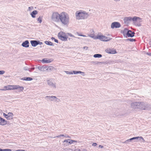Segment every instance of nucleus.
<instances>
[{
	"label": "nucleus",
	"mask_w": 151,
	"mask_h": 151,
	"mask_svg": "<svg viewBox=\"0 0 151 151\" xmlns=\"http://www.w3.org/2000/svg\"><path fill=\"white\" fill-rule=\"evenodd\" d=\"M67 34L68 35L70 36L71 37H75L72 35L70 33H67Z\"/></svg>",
	"instance_id": "ea45409f"
},
{
	"label": "nucleus",
	"mask_w": 151,
	"mask_h": 151,
	"mask_svg": "<svg viewBox=\"0 0 151 151\" xmlns=\"http://www.w3.org/2000/svg\"><path fill=\"white\" fill-rule=\"evenodd\" d=\"M30 43L32 46L35 47L38 45H41L42 42H40L39 41L33 40L30 41Z\"/></svg>",
	"instance_id": "9b49d317"
},
{
	"label": "nucleus",
	"mask_w": 151,
	"mask_h": 151,
	"mask_svg": "<svg viewBox=\"0 0 151 151\" xmlns=\"http://www.w3.org/2000/svg\"><path fill=\"white\" fill-rule=\"evenodd\" d=\"M55 38H54V37H52V38H51V39H52V40H55Z\"/></svg>",
	"instance_id": "5fc2aeb1"
},
{
	"label": "nucleus",
	"mask_w": 151,
	"mask_h": 151,
	"mask_svg": "<svg viewBox=\"0 0 151 151\" xmlns=\"http://www.w3.org/2000/svg\"><path fill=\"white\" fill-rule=\"evenodd\" d=\"M102 55H101L99 54H96L93 55V57L95 58H100L101 57Z\"/></svg>",
	"instance_id": "7c9ffc66"
},
{
	"label": "nucleus",
	"mask_w": 151,
	"mask_h": 151,
	"mask_svg": "<svg viewBox=\"0 0 151 151\" xmlns=\"http://www.w3.org/2000/svg\"><path fill=\"white\" fill-rule=\"evenodd\" d=\"M65 135H64L63 134H60V135H59L57 136L56 137H65Z\"/></svg>",
	"instance_id": "37998d69"
},
{
	"label": "nucleus",
	"mask_w": 151,
	"mask_h": 151,
	"mask_svg": "<svg viewBox=\"0 0 151 151\" xmlns=\"http://www.w3.org/2000/svg\"><path fill=\"white\" fill-rule=\"evenodd\" d=\"M54 101H55L59 102L60 101V99L58 98L55 96H54Z\"/></svg>",
	"instance_id": "e433bc0d"
},
{
	"label": "nucleus",
	"mask_w": 151,
	"mask_h": 151,
	"mask_svg": "<svg viewBox=\"0 0 151 151\" xmlns=\"http://www.w3.org/2000/svg\"><path fill=\"white\" fill-rule=\"evenodd\" d=\"M47 85L51 88L54 89L56 88V83L53 82V79L51 78L47 80Z\"/></svg>",
	"instance_id": "39448f33"
},
{
	"label": "nucleus",
	"mask_w": 151,
	"mask_h": 151,
	"mask_svg": "<svg viewBox=\"0 0 151 151\" xmlns=\"http://www.w3.org/2000/svg\"><path fill=\"white\" fill-rule=\"evenodd\" d=\"M141 139H142L143 141H145V140L143 138V137H134L129 139H127L126 140L125 142H123L124 143L126 144H128L129 142H131L133 141V142H136V140H140Z\"/></svg>",
	"instance_id": "20e7f679"
},
{
	"label": "nucleus",
	"mask_w": 151,
	"mask_h": 151,
	"mask_svg": "<svg viewBox=\"0 0 151 151\" xmlns=\"http://www.w3.org/2000/svg\"><path fill=\"white\" fill-rule=\"evenodd\" d=\"M63 145L65 146H67L68 145H69V144H68V143H66V142H63Z\"/></svg>",
	"instance_id": "c03bdc74"
},
{
	"label": "nucleus",
	"mask_w": 151,
	"mask_h": 151,
	"mask_svg": "<svg viewBox=\"0 0 151 151\" xmlns=\"http://www.w3.org/2000/svg\"><path fill=\"white\" fill-rule=\"evenodd\" d=\"M139 104V102H135L132 103L131 104V107L134 109L138 108V104Z\"/></svg>",
	"instance_id": "aec40b11"
},
{
	"label": "nucleus",
	"mask_w": 151,
	"mask_h": 151,
	"mask_svg": "<svg viewBox=\"0 0 151 151\" xmlns=\"http://www.w3.org/2000/svg\"><path fill=\"white\" fill-rule=\"evenodd\" d=\"M54 68V67L52 66H49L48 67L47 69L48 70L51 71Z\"/></svg>",
	"instance_id": "72a5a7b5"
},
{
	"label": "nucleus",
	"mask_w": 151,
	"mask_h": 151,
	"mask_svg": "<svg viewBox=\"0 0 151 151\" xmlns=\"http://www.w3.org/2000/svg\"><path fill=\"white\" fill-rule=\"evenodd\" d=\"M142 19L139 17H134L133 18H132V20L134 22L135 24L138 26H141V24L139 23L141 22L140 21Z\"/></svg>",
	"instance_id": "6e6552de"
},
{
	"label": "nucleus",
	"mask_w": 151,
	"mask_h": 151,
	"mask_svg": "<svg viewBox=\"0 0 151 151\" xmlns=\"http://www.w3.org/2000/svg\"><path fill=\"white\" fill-rule=\"evenodd\" d=\"M42 62L44 63H47L51 62V61L50 60H47L46 59L44 58L42 59Z\"/></svg>",
	"instance_id": "bb28decb"
},
{
	"label": "nucleus",
	"mask_w": 151,
	"mask_h": 151,
	"mask_svg": "<svg viewBox=\"0 0 151 151\" xmlns=\"http://www.w3.org/2000/svg\"><path fill=\"white\" fill-rule=\"evenodd\" d=\"M146 54L147 55H148L149 56H151V53H149L147 52L146 53Z\"/></svg>",
	"instance_id": "09e8293b"
},
{
	"label": "nucleus",
	"mask_w": 151,
	"mask_h": 151,
	"mask_svg": "<svg viewBox=\"0 0 151 151\" xmlns=\"http://www.w3.org/2000/svg\"><path fill=\"white\" fill-rule=\"evenodd\" d=\"M14 85H9L6 86H5L4 87V90H11L14 89Z\"/></svg>",
	"instance_id": "dca6fc26"
},
{
	"label": "nucleus",
	"mask_w": 151,
	"mask_h": 151,
	"mask_svg": "<svg viewBox=\"0 0 151 151\" xmlns=\"http://www.w3.org/2000/svg\"><path fill=\"white\" fill-rule=\"evenodd\" d=\"M45 43L48 45L50 46H53L52 43L50 41H46L45 42Z\"/></svg>",
	"instance_id": "c85d7f7f"
},
{
	"label": "nucleus",
	"mask_w": 151,
	"mask_h": 151,
	"mask_svg": "<svg viewBox=\"0 0 151 151\" xmlns=\"http://www.w3.org/2000/svg\"><path fill=\"white\" fill-rule=\"evenodd\" d=\"M3 116L6 118L7 117V116H8V114H5V113H3Z\"/></svg>",
	"instance_id": "a18cd8bd"
},
{
	"label": "nucleus",
	"mask_w": 151,
	"mask_h": 151,
	"mask_svg": "<svg viewBox=\"0 0 151 151\" xmlns=\"http://www.w3.org/2000/svg\"><path fill=\"white\" fill-rule=\"evenodd\" d=\"M69 17L68 15L66 13L62 12L60 14V21L64 25L68 24Z\"/></svg>",
	"instance_id": "f257e3e1"
},
{
	"label": "nucleus",
	"mask_w": 151,
	"mask_h": 151,
	"mask_svg": "<svg viewBox=\"0 0 151 151\" xmlns=\"http://www.w3.org/2000/svg\"><path fill=\"white\" fill-rule=\"evenodd\" d=\"M33 9V7L32 6H30L28 7V11H31Z\"/></svg>",
	"instance_id": "58836bf2"
},
{
	"label": "nucleus",
	"mask_w": 151,
	"mask_h": 151,
	"mask_svg": "<svg viewBox=\"0 0 151 151\" xmlns=\"http://www.w3.org/2000/svg\"><path fill=\"white\" fill-rule=\"evenodd\" d=\"M65 137L66 138H70V137L69 136L65 135Z\"/></svg>",
	"instance_id": "864d4df0"
},
{
	"label": "nucleus",
	"mask_w": 151,
	"mask_h": 151,
	"mask_svg": "<svg viewBox=\"0 0 151 151\" xmlns=\"http://www.w3.org/2000/svg\"><path fill=\"white\" fill-rule=\"evenodd\" d=\"M78 35L79 36H83V37H86V36L85 35Z\"/></svg>",
	"instance_id": "603ef678"
},
{
	"label": "nucleus",
	"mask_w": 151,
	"mask_h": 151,
	"mask_svg": "<svg viewBox=\"0 0 151 151\" xmlns=\"http://www.w3.org/2000/svg\"><path fill=\"white\" fill-rule=\"evenodd\" d=\"M97 39H99L101 41L107 42L109 41L111 39L109 37H106L104 35H98L97 36Z\"/></svg>",
	"instance_id": "0eeeda50"
},
{
	"label": "nucleus",
	"mask_w": 151,
	"mask_h": 151,
	"mask_svg": "<svg viewBox=\"0 0 151 151\" xmlns=\"http://www.w3.org/2000/svg\"><path fill=\"white\" fill-rule=\"evenodd\" d=\"M126 40L129 41L131 42L136 41V40L135 39H132V38H128V39H127Z\"/></svg>",
	"instance_id": "c9c22d12"
},
{
	"label": "nucleus",
	"mask_w": 151,
	"mask_h": 151,
	"mask_svg": "<svg viewBox=\"0 0 151 151\" xmlns=\"http://www.w3.org/2000/svg\"><path fill=\"white\" fill-rule=\"evenodd\" d=\"M132 20V18L130 17H126L124 18V20L125 24H127Z\"/></svg>",
	"instance_id": "2eb2a0df"
},
{
	"label": "nucleus",
	"mask_w": 151,
	"mask_h": 151,
	"mask_svg": "<svg viewBox=\"0 0 151 151\" xmlns=\"http://www.w3.org/2000/svg\"><path fill=\"white\" fill-rule=\"evenodd\" d=\"M91 63L94 65H98L99 64H104V62H100L98 61H92L91 62Z\"/></svg>",
	"instance_id": "a878e982"
},
{
	"label": "nucleus",
	"mask_w": 151,
	"mask_h": 151,
	"mask_svg": "<svg viewBox=\"0 0 151 151\" xmlns=\"http://www.w3.org/2000/svg\"><path fill=\"white\" fill-rule=\"evenodd\" d=\"M64 150L65 151H73V150L69 147L66 148Z\"/></svg>",
	"instance_id": "f704fd0d"
},
{
	"label": "nucleus",
	"mask_w": 151,
	"mask_h": 151,
	"mask_svg": "<svg viewBox=\"0 0 151 151\" xmlns=\"http://www.w3.org/2000/svg\"><path fill=\"white\" fill-rule=\"evenodd\" d=\"M32 78L30 77H24L22 78V80L24 81H30L32 80Z\"/></svg>",
	"instance_id": "cd10ccee"
},
{
	"label": "nucleus",
	"mask_w": 151,
	"mask_h": 151,
	"mask_svg": "<svg viewBox=\"0 0 151 151\" xmlns=\"http://www.w3.org/2000/svg\"><path fill=\"white\" fill-rule=\"evenodd\" d=\"M54 41L55 42H56V43H58V40L55 39Z\"/></svg>",
	"instance_id": "3c124183"
},
{
	"label": "nucleus",
	"mask_w": 151,
	"mask_h": 151,
	"mask_svg": "<svg viewBox=\"0 0 151 151\" xmlns=\"http://www.w3.org/2000/svg\"><path fill=\"white\" fill-rule=\"evenodd\" d=\"M0 90H4V89H0Z\"/></svg>",
	"instance_id": "13d9d810"
},
{
	"label": "nucleus",
	"mask_w": 151,
	"mask_h": 151,
	"mask_svg": "<svg viewBox=\"0 0 151 151\" xmlns=\"http://www.w3.org/2000/svg\"><path fill=\"white\" fill-rule=\"evenodd\" d=\"M105 52L109 54H114L116 53V50H113L109 48H107L105 50Z\"/></svg>",
	"instance_id": "ddd939ff"
},
{
	"label": "nucleus",
	"mask_w": 151,
	"mask_h": 151,
	"mask_svg": "<svg viewBox=\"0 0 151 151\" xmlns=\"http://www.w3.org/2000/svg\"><path fill=\"white\" fill-rule=\"evenodd\" d=\"M7 124V121L5 119L0 117V125L4 126Z\"/></svg>",
	"instance_id": "f3484780"
},
{
	"label": "nucleus",
	"mask_w": 151,
	"mask_h": 151,
	"mask_svg": "<svg viewBox=\"0 0 151 151\" xmlns=\"http://www.w3.org/2000/svg\"><path fill=\"white\" fill-rule=\"evenodd\" d=\"M38 69L42 71H44L45 69V68L44 67V66H38Z\"/></svg>",
	"instance_id": "2f4dec72"
},
{
	"label": "nucleus",
	"mask_w": 151,
	"mask_h": 151,
	"mask_svg": "<svg viewBox=\"0 0 151 151\" xmlns=\"http://www.w3.org/2000/svg\"><path fill=\"white\" fill-rule=\"evenodd\" d=\"M5 73L4 70H0V75L3 74Z\"/></svg>",
	"instance_id": "79ce46f5"
},
{
	"label": "nucleus",
	"mask_w": 151,
	"mask_h": 151,
	"mask_svg": "<svg viewBox=\"0 0 151 151\" xmlns=\"http://www.w3.org/2000/svg\"><path fill=\"white\" fill-rule=\"evenodd\" d=\"M42 17L41 16H40L39 17L37 18V20L39 23H41L42 22Z\"/></svg>",
	"instance_id": "473e14b6"
},
{
	"label": "nucleus",
	"mask_w": 151,
	"mask_h": 151,
	"mask_svg": "<svg viewBox=\"0 0 151 151\" xmlns=\"http://www.w3.org/2000/svg\"><path fill=\"white\" fill-rule=\"evenodd\" d=\"M38 13L37 11L36 10H34L33 11L32 13L30 14V15H31L32 17L33 18H35V15L37 14Z\"/></svg>",
	"instance_id": "5701e85b"
},
{
	"label": "nucleus",
	"mask_w": 151,
	"mask_h": 151,
	"mask_svg": "<svg viewBox=\"0 0 151 151\" xmlns=\"http://www.w3.org/2000/svg\"><path fill=\"white\" fill-rule=\"evenodd\" d=\"M13 116V114L11 112H9L7 116L6 119L8 120H11L12 119Z\"/></svg>",
	"instance_id": "4be33fe9"
},
{
	"label": "nucleus",
	"mask_w": 151,
	"mask_h": 151,
	"mask_svg": "<svg viewBox=\"0 0 151 151\" xmlns=\"http://www.w3.org/2000/svg\"><path fill=\"white\" fill-rule=\"evenodd\" d=\"M138 104V108L141 110H145L149 107V105L143 102H139Z\"/></svg>",
	"instance_id": "423d86ee"
},
{
	"label": "nucleus",
	"mask_w": 151,
	"mask_h": 151,
	"mask_svg": "<svg viewBox=\"0 0 151 151\" xmlns=\"http://www.w3.org/2000/svg\"><path fill=\"white\" fill-rule=\"evenodd\" d=\"M63 142L68 143V144L69 145L73 143L74 142L76 143L77 142V141L70 139H68L64 140L63 141Z\"/></svg>",
	"instance_id": "4468645a"
},
{
	"label": "nucleus",
	"mask_w": 151,
	"mask_h": 151,
	"mask_svg": "<svg viewBox=\"0 0 151 151\" xmlns=\"http://www.w3.org/2000/svg\"><path fill=\"white\" fill-rule=\"evenodd\" d=\"M60 14L57 12H53L51 16V19L52 21L58 22L60 21Z\"/></svg>",
	"instance_id": "7ed1b4c3"
},
{
	"label": "nucleus",
	"mask_w": 151,
	"mask_h": 151,
	"mask_svg": "<svg viewBox=\"0 0 151 151\" xmlns=\"http://www.w3.org/2000/svg\"><path fill=\"white\" fill-rule=\"evenodd\" d=\"M97 145V143H94L92 144V145L93 146H95Z\"/></svg>",
	"instance_id": "49530a36"
},
{
	"label": "nucleus",
	"mask_w": 151,
	"mask_h": 151,
	"mask_svg": "<svg viewBox=\"0 0 151 151\" xmlns=\"http://www.w3.org/2000/svg\"><path fill=\"white\" fill-rule=\"evenodd\" d=\"M115 1H120V0H114Z\"/></svg>",
	"instance_id": "4d7b16f0"
},
{
	"label": "nucleus",
	"mask_w": 151,
	"mask_h": 151,
	"mask_svg": "<svg viewBox=\"0 0 151 151\" xmlns=\"http://www.w3.org/2000/svg\"><path fill=\"white\" fill-rule=\"evenodd\" d=\"M65 33L63 32H60L58 33V36L59 38L61 37H64L65 36Z\"/></svg>",
	"instance_id": "393cba45"
},
{
	"label": "nucleus",
	"mask_w": 151,
	"mask_h": 151,
	"mask_svg": "<svg viewBox=\"0 0 151 151\" xmlns=\"http://www.w3.org/2000/svg\"><path fill=\"white\" fill-rule=\"evenodd\" d=\"M34 68H32V70H34Z\"/></svg>",
	"instance_id": "052dcab7"
},
{
	"label": "nucleus",
	"mask_w": 151,
	"mask_h": 151,
	"mask_svg": "<svg viewBox=\"0 0 151 151\" xmlns=\"http://www.w3.org/2000/svg\"><path fill=\"white\" fill-rule=\"evenodd\" d=\"M88 47L86 46H84L83 47V49H86V50H87L88 49Z\"/></svg>",
	"instance_id": "de8ad7c7"
},
{
	"label": "nucleus",
	"mask_w": 151,
	"mask_h": 151,
	"mask_svg": "<svg viewBox=\"0 0 151 151\" xmlns=\"http://www.w3.org/2000/svg\"><path fill=\"white\" fill-rule=\"evenodd\" d=\"M54 96H46L45 97V99L48 100L47 99L50 101H54Z\"/></svg>",
	"instance_id": "412c9836"
},
{
	"label": "nucleus",
	"mask_w": 151,
	"mask_h": 151,
	"mask_svg": "<svg viewBox=\"0 0 151 151\" xmlns=\"http://www.w3.org/2000/svg\"><path fill=\"white\" fill-rule=\"evenodd\" d=\"M126 35L129 37H133L134 36L135 33L134 32H132L130 30H128L126 33Z\"/></svg>",
	"instance_id": "f8f14e48"
},
{
	"label": "nucleus",
	"mask_w": 151,
	"mask_h": 151,
	"mask_svg": "<svg viewBox=\"0 0 151 151\" xmlns=\"http://www.w3.org/2000/svg\"><path fill=\"white\" fill-rule=\"evenodd\" d=\"M29 68L27 67H24L23 69L24 70H29L30 72H31V70H29Z\"/></svg>",
	"instance_id": "4c0bfd02"
},
{
	"label": "nucleus",
	"mask_w": 151,
	"mask_h": 151,
	"mask_svg": "<svg viewBox=\"0 0 151 151\" xmlns=\"http://www.w3.org/2000/svg\"><path fill=\"white\" fill-rule=\"evenodd\" d=\"M2 151H12V150L10 149H2Z\"/></svg>",
	"instance_id": "a19ab883"
},
{
	"label": "nucleus",
	"mask_w": 151,
	"mask_h": 151,
	"mask_svg": "<svg viewBox=\"0 0 151 151\" xmlns=\"http://www.w3.org/2000/svg\"><path fill=\"white\" fill-rule=\"evenodd\" d=\"M99 148H103V146L102 145H99Z\"/></svg>",
	"instance_id": "8fccbe9b"
},
{
	"label": "nucleus",
	"mask_w": 151,
	"mask_h": 151,
	"mask_svg": "<svg viewBox=\"0 0 151 151\" xmlns=\"http://www.w3.org/2000/svg\"><path fill=\"white\" fill-rule=\"evenodd\" d=\"M68 37L65 36L64 37H61L59 38L61 40L63 41H66L67 40Z\"/></svg>",
	"instance_id": "c756f323"
},
{
	"label": "nucleus",
	"mask_w": 151,
	"mask_h": 151,
	"mask_svg": "<svg viewBox=\"0 0 151 151\" xmlns=\"http://www.w3.org/2000/svg\"><path fill=\"white\" fill-rule=\"evenodd\" d=\"M89 36L91 37L94 39H97L96 38L97 37V36H95L94 35V32L93 31H92V32H91V34L90 35H89Z\"/></svg>",
	"instance_id": "b1692460"
},
{
	"label": "nucleus",
	"mask_w": 151,
	"mask_h": 151,
	"mask_svg": "<svg viewBox=\"0 0 151 151\" xmlns=\"http://www.w3.org/2000/svg\"><path fill=\"white\" fill-rule=\"evenodd\" d=\"M29 43L28 40H27L24 42L22 44V46L25 47H29Z\"/></svg>",
	"instance_id": "6ab92c4d"
},
{
	"label": "nucleus",
	"mask_w": 151,
	"mask_h": 151,
	"mask_svg": "<svg viewBox=\"0 0 151 151\" xmlns=\"http://www.w3.org/2000/svg\"><path fill=\"white\" fill-rule=\"evenodd\" d=\"M68 40H72V39H71V38H68Z\"/></svg>",
	"instance_id": "6e6d98bb"
},
{
	"label": "nucleus",
	"mask_w": 151,
	"mask_h": 151,
	"mask_svg": "<svg viewBox=\"0 0 151 151\" xmlns=\"http://www.w3.org/2000/svg\"><path fill=\"white\" fill-rule=\"evenodd\" d=\"M64 72L67 74H73V73L74 74H78L79 73L83 76L85 75V73L84 72L81 71H76L74 70L73 72H69L67 71H64Z\"/></svg>",
	"instance_id": "1a4fd4ad"
},
{
	"label": "nucleus",
	"mask_w": 151,
	"mask_h": 151,
	"mask_svg": "<svg viewBox=\"0 0 151 151\" xmlns=\"http://www.w3.org/2000/svg\"><path fill=\"white\" fill-rule=\"evenodd\" d=\"M76 18L78 19H83L86 18L88 17L89 15L86 12H77L76 13Z\"/></svg>",
	"instance_id": "f03ea898"
},
{
	"label": "nucleus",
	"mask_w": 151,
	"mask_h": 151,
	"mask_svg": "<svg viewBox=\"0 0 151 151\" xmlns=\"http://www.w3.org/2000/svg\"><path fill=\"white\" fill-rule=\"evenodd\" d=\"M0 151H2V149H0Z\"/></svg>",
	"instance_id": "bf43d9fd"
},
{
	"label": "nucleus",
	"mask_w": 151,
	"mask_h": 151,
	"mask_svg": "<svg viewBox=\"0 0 151 151\" xmlns=\"http://www.w3.org/2000/svg\"><path fill=\"white\" fill-rule=\"evenodd\" d=\"M14 89H17L19 91H22L24 89V88L23 86H21L19 85H14Z\"/></svg>",
	"instance_id": "a211bd4d"
},
{
	"label": "nucleus",
	"mask_w": 151,
	"mask_h": 151,
	"mask_svg": "<svg viewBox=\"0 0 151 151\" xmlns=\"http://www.w3.org/2000/svg\"><path fill=\"white\" fill-rule=\"evenodd\" d=\"M121 25L120 23L118 22H112L111 25V28L112 29L119 28L120 27Z\"/></svg>",
	"instance_id": "9d476101"
}]
</instances>
